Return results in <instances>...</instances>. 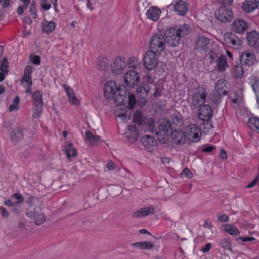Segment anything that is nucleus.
<instances>
[{"label":"nucleus","instance_id":"nucleus-41","mask_svg":"<svg viewBox=\"0 0 259 259\" xmlns=\"http://www.w3.org/2000/svg\"><path fill=\"white\" fill-rule=\"evenodd\" d=\"M33 117L35 118H39L42 113L43 105H34Z\"/></svg>","mask_w":259,"mask_h":259},{"label":"nucleus","instance_id":"nucleus-56","mask_svg":"<svg viewBox=\"0 0 259 259\" xmlns=\"http://www.w3.org/2000/svg\"><path fill=\"white\" fill-rule=\"evenodd\" d=\"M215 149V146L213 145H207L205 146L202 149V151L209 153L212 151L213 150Z\"/></svg>","mask_w":259,"mask_h":259},{"label":"nucleus","instance_id":"nucleus-58","mask_svg":"<svg viewBox=\"0 0 259 259\" xmlns=\"http://www.w3.org/2000/svg\"><path fill=\"white\" fill-rule=\"evenodd\" d=\"M218 220L222 222H227L229 220V217L226 214H223L218 217Z\"/></svg>","mask_w":259,"mask_h":259},{"label":"nucleus","instance_id":"nucleus-22","mask_svg":"<svg viewBox=\"0 0 259 259\" xmlns=\"http://www.w3.org/2000/svg\"><path fill=\"white\" fill-rule=\"evenodd\" d=\"M258 0H247L242 4V9L246 13L252 12L258 6Z\"/></svg>","mask_w":259,"mask_h":259},{"label":"nucleus","instance_id":"nucleus-38","mask_svg":"<svg viewBox=\"0 0 259 259\" xmlns=\"http://www.w3.org/2000/svg\"><path fill=\"white\" fill-rule=\"evenodd\" d=\"M248 124L251 129L259 133V118L252 117L249 118Z\"/></svg>","mask_w":259,"mask_h":259},{"label":"nucleus","instance_id":"nucleus-34","mask_svg":"<svg viewBox=\"0 0 259 259\" xmlns=\"http://www.w3.org/2000/svg\"><path fill=\"white\" fill-rule=\"evenodd\" d=\"M132 246L140 249H149L153 248V244L150 241H141L134 243Z\"/></svg>","mask_w":259,"mask_h":259},{"label":"nucleus","instance_id":"nucleus-21","mask_svg":"<svg viewBox=\"0 0 259 259\" xmlns=\"http://www.w3.org/2000/svg\"><path fill=\"white\" fill-rule=\"evenodd\" d=\"M233 30L238 33H243L247 29L246 23L242 19H238L233 22L232 24Z\"/></svg>","mask_w":259,"mask_h":259},{"label":"nucleus","instance_id":"nucleus-15","mask_svg":"<svg viewBox=\"0 0 259 259\" xmlns=\"http://www.w3.org/2000/svg\"><path fill=\"white\" fill-rule=\"evenodd\" d=\"M210 41L205 37H198L195 43V49L201 52H207L210 48Z\"/></svg>","mask_w":259,"mask_h":259},{"label":"nucleus","instance_id":"nucleus-25","mask_svg":"<svg viewBox=\"0 0 259 259\" xmlns=\"http://www.w3.org/2000/svg\"><path fill=\"white\" fill-rule=\"evenodd\" d=\"M155 212V209L153 207H147L141 208L134 212L132 216L134 218L140 217H145L149 214H153Z\"/></svg>","mask_w":259,"mask_h":259},{"label":"nucleus","instance_id":"nucleus-64","mask_svg":"<svg viewBox=\"0 0 259 259\" xmlns=\"http://www.w3.org/2000/svg\"><path fill=\"white\" fill-rule=\"evenodd\" d=\"M19 106L17 105H15V104H12L9 107V111L10 112H12V111H17L19 109Z\"/></svg>","mask_w":259,"mask_h":259},{"label":"nucleus","instance_id":"nucleus-2","mask_svg":"<svg viewBox=\"0 0 259 259\" xmlns=\"http://www.w3.org/2000/svg\"><path fill=\"white\" fill-rule=\"evenodd\" d=\"M121 86H116L115 81L110 80L108 81L104 86V92L105 98L107 99H112L115 102L123 104L125 96L122 94L123 91Z\"/></svg>","mask_w":259,"mask_h":259},{"label":"nucleus","instance_id":"nucleus-47","mask_svg":"<svg viewBox=\"0 0 259 259\" xmlns=\"http://www.w3.org/2000/svg\"><path fill=\"white\" fill-rule=\"evenodd\" d=\"M107 168L108 171L116 170V171L117 172L120 170V168L110 160L107 163Z\"/></svg>","mask_w":259,"mask_h":259},{"label":"nucleus","instance_id":"nucleus-1","mask_svg":"<svg viewBox=\"0 0 259 259\" xmlns=\"http://www.w3.org/2000/svg\"><path fill=\"white\" fill-rule=\"evenodd\" d=\"M190 32V29L187 25L180 26L179 28H168L166 30L164 35L167 45L171 47L178 46L182 36H185Z\"/></svg>","mask_w":259,"mask_h":259},{"label":"nucleus","instance_id":"nucleus-52","mask_svg":"<svg viewBox=\"0 0 259 259\" xmlns=\"http://www.w3.org/2000/svg\"><path fill=\"white\" fill-rule=\"evenodd\" d=\"M21 82L22 83L26 82L27 83V84H32V82L31 80V76L23 74L22 78L21 79Z\"/></svg>","mask_w":259,"mask_h":259},{"label":"nucleus","instance_id":"nucleus-19","mask_svg":"<svg viewBox=\"0 0 259 259\" xmlns=\"http://www.w3.org/2000/svg\"><path fill=\"white\" fill-rule=\"evenodd\" d=\"M171 138L174 142L179 145H183L186 142L185 133L179 130H175L171 133Z\"/></svg>","mask_w":259,"mask_h":259},{"label":"nucleus","instance_id":"nucleus-44","mask_svg":"<svg viewBox=\"0 0 259 259\" xmlns=\"http://www.w3.org/2000/svg\"><path fill=\"white\" fill-rule=\"evenodd\" d=\"M8 63L7 59L4 58L2 63V64L0 66L1 71L4 73H8Z\"/></svg>","mask_w":259,"mask_h":259},{"label":"nucleus","instance_id":"nucleus-45","mask_svg":"<svg viewBox=\"0 0 259 259\" xmlns=\"http://www.w3.org/2000/svg\"><path fill=\"white\" fill-rule=\"evenodd\" d=\"M106 59L100 57L98 59L97 66L99 69H104L106 67Z\"/></svg>","mask_w":259,"mask_h":259},{"label":"nucleus","instance_id":"nucleus-39","mask_svg":"<svg viewBox=\"0 0 259 259\" xmlns=\"http://www.w3.org/2000/svg\"><path fill=\"white\" fill-rule=\"evenodd\" d=\"M220 245L224 249H227L231 252H232V244L231 241L228 238H223L220 239Z\"/></svg>","mask_w":259,"mask_h":259},{"label":"nucleus","instance_id":"nucleus-12","mask_svg":"<svg viewBox=\"0 0 259 259\" xmlns=\"http://www.w3.org/2000/svg\"><path fill=\"white\" fill-rule=\"evenodd\" d=\"M224 40L226 44L233 48H238L242 44L241 40L231 32H227L224 34Z\"/></svg>","mask_w":259,"mask_h":259},{"label":"nucleus","instance_id":"nucleus-51","mask_svg":"<svg viewBox=\"0 0 259 259\" xmlns=\"http://www.w3.org/2000/svg\"><path fill=\"white\" fill-rule=\"evenodd\" d=\"M208 57L210 60V63H212L214 60L218 57V54L214 51H210L208 53Z\"/></svg>","mask_w":259,"mask_h":259},{"label":"nucleus","instance_id":"nucleus-6","mask_svg":"<svg viewBox=\"0 0 259 259\" xmlns=\"http://www.w3.org/2000/svg\"><path fill=\"white\" fill-rule=\"evenodd\" d=\"M137 101L136 98L134 94H128V106L125 107V108H127V110H122V107H121L120 110L121 111L117 113V116L119 118H120L122 120H126L129 118L131 113V109H133L135 105L136 104ZM121 107V106H120Z\"/></svg>","mask_w":259,"mask_h":259},{"label":"nucleus","instance_id":"nucleus-46","mask_svg":"<svg viewBox=\"0 0 259 259\" xmlns=\"http://www.w3.org/2000/svg\"><path fill=\"white\" fill-rule=\"evenodd\" d=\"M12 198L18 200V201L16 202H15L16 205L21 204L23 203V201H24V197L22 196L21 194L20 193H14L12 195Z\"/></svg>","mask_w":259,"mask_h":259},{"label":"nucleus","instance_id":"nucleus-29","mask_svg":"<svg viewBox=\"0 0 259 259\" xmlns=\"http://www.w3.org/2000/svg\"><path fill=\"white\" fill-rule=\"evenodd\" d=\"M41 27L42 31L48 34L54 31L56 27V24L53 21H48L45 19L41 22Z\"/></svg>","mask_w":259,"mask_h":259},{"label":"nucleus","instance_id":"nucleus-20","mask_svg":"<svg viewBox=\"0 0 259 259\" xmlns=\"http://www.w3.org/2000/svg\"><path fill=\"white\" fill-rule=\"evenodd\" d=\"M159 132L164 136H168V133L171 132V125L169 121L165 118H161L158 121Z\"/></svg>","mask_w":259,"mask_h":259},{"label":"nucleus","instance_id":"nucleus-37","mask_svg":"<svg viewBox=\"0 0 259 259\" xmlns=\"http://www.w3.org/2000/svg\"><path fill=\"white\" fill-rule=\"evenodd\" d=\"M127 65L128 68L137 69L140 67V63L137 57H131L127 61Z\"/></svg>","mask_w":259,"mask_h":259},{"label":"nucleus","instance_id":"nucleus-62","mask_svg":"<svg viewBox=\"0 0 259 259\" xmlns=\"http://www.w3.org/2000/svg\"><path fill=\"white\" fill-rule=\"evenodd\" d=\"M220 156L223 159H226L227 158V157H228L227 154L225 150L222 149L221 150V152L220 153Z\"/></svg>","mask_w":259,"mask_h":259},{"label":"nucleus","instance_id":"nucleus-32","mask_svg":"<svg viewBox=\"0 0 259 259\" xmlns=\"http://www.w3.org/2000/svg\"><path fill=\"white\" fill-rule=\"evenodd\" d=\"M150 88L148 84H144L139 87L137 89V94L142 99H145L149 92Z\"/></svg>","mask_w":259,"mask_h":259},{"label":"nucleus","instance_id":"nucleus-49","mask_svg":"<svg viewBox=\"0 0 259 259\" xmlns=\"http://www.w3.org/2000/svg\"><path fill=\"white\" fill-rule=\"evenodd\" d=\"M40 6L41 8L45 11L49 10L51 7V5L48 3V0H41Z\"/></svg>","mask_w":259,"mask_h":259},{"label":"nucleus","instance_id":"nucleus-50","mask_svg":"<svg viewBox=\"0 0 259 259\" xmlns=\"http://www.w3.org/2000/svg\"><path fill=\"white\" fill-rule=\"evenodd\" d=\"M30 60L34 65H39L40 63V58L38 56H30Z\"/></svg>","mask_w":259,"mask_h":259},{"label":"nucleus","instance_id":"nucleus-53","mask_svg":"<svg viewBox=\"0 0 259 259\" xmlns=\"http://www.w3.org/2000/svg\"><path fill=\"white\" fill-rule=\"evenodd\" d=\"M181 175L182 177L185 176V177L187 178H192V173L191 172V171L187 168H185L183 171L181 172Z\"/></svg>","mask_w":259,"mask_h":259},{"label":"nucleus","instance_id":"nucleus-28","mask_svg":"<svg viewBox=\"0 0 259 259\" xmlns=\"http://www.w3.org/2000/svg\"><path fill=\"white\" fill-rule=\"evenodd\" d=\"M173 7L174 10L178 12V14L182 16L185 15L188 10L187 4L181 0L177 2Z\"/></svg>","mask_w":259,"mask_h":259},{"label":"nucleus","instance_id":"nucleus-60","mask_svg":"<svg viewBox=\"0 0 259 259\" xmlns=\"http://www.w3.org/2000/svg\"><path fill=\"white\" fill-rule=\"evenodd\" d=\"M238 240H241L243 242L245 241H252L255 240V238L254 237H239L238 239Z\"/></svg>","mask_w":259,"mask_h":259},{"label":"nucleus","instance_id":"nucleus-8","mask_svg":"<svg viewBox=\"0 0 259 259\" xmlns=\"http://www.w3.org/2000/svg\"><path fill=\"white\" fill-rule=\"evenodd\" d=\"M215 15L218 20L223 22L230 21L233 18V12L229 8L222 6L215 12Z\"/></svg>","mask_w":259,"mask_h":259},{"label":"nucleus","instance_id":"nucleus-57","mask_svg":"<svg viewBox=\"0 0 259 259\" xmlns=\"http://www.w3.org/2000/svg\"><path fill=\"white\" fill-rule=\"evenodd\" d=\"M211 243H207L204 247L201 249V251L203 252H207L211 249Z\"/></svg>","mask_w":259,"mask_h":259},{"label":"nucleus","instance_id":"nucleus-59","mask_svg":"<svg viewBox=\"0 0 259 259\" xmlns=\"http://www.w3.org/2000/svg\"><path fill=\"white\" fill-rule=\"evenodd\" d=\"M32 72V67L30 66H26L25 68L24 74L31 76Z\"/></svg>","mask_w":259,"mask_h":259},{"label":"nucleus","instance_id":"nucleus-27","mask_svg":"<svg viewBox=\"0 0 259 259\" xmlns=\"http://www.w3.org/2000/svg\"><path fill=\"white\" fill-rule=\"evenodd\" d=\"M63 87L67 95L69 102L72 105H78L79 101L76 97L73 90L70 87L65 84L63 85Z\"/></svg>","mask_w":259,"mask_h":259},{"label":"nucleus","instance_id":"nucleus-13","mask_svg":"<svg viewBox=\"0 0 259 259\" xmlns=\"http://www.w3.org/2000/svg\"><path fill=\"white\" fill-rule=\"evenodd\" d=\"M26 214L28 217L34 221L36 225L42 224L46 220L45 217L39 208L28 211Z\"/></svg>","mask_w":259,"mask_h":259},{"label":"nucleus","instance_id":"nucleus-16","mask_svg":"<svg viewBox=\"0 0 259 259\" xmlns=\"http://www.w3.org/2000/svg\"><path fill=\"white\" fill-rule=\"evenodd\" d=\"M141 142L149 152H152L157 145V141L150 135H146L141 139Z\"/></svg>","mask_w":259,"mask_h":259},{"label":"nucleus","instance_id":"nucleus-48","mask_svg":"<svg viewBox=\"0 0 259 259\" xmlns=\"http://www.w3.org/2000/svg\"><path fill=\"white\" fill-rule=\"evenodd\" d=\"M30 15L32 16V18L35 19L36 18V10L35 8V3L32 2L29 8Z\"/></svg>","mask_w":259,"mask_h":259},{"label":"nucleus","instance_id":"nucleus-36","mask_svg":"<svg viewBox=\"0 0 259 259\" xmlns=\"http://www.w3.org/2000/svg\"><path fill=\"white\" fill-rule=\"evenodd\" d=\"M33 105H43L42 92L41 91H36L32 95Z\"/></svg>","mask_w":259,"mask_h":259},{"label":"nucleus","instance_id":"nucleus-61","mask_svg":"<svg viewBox=\"0 0 259 259\" xmlns=\"http://www.w3.org/2000/svg\"><path fill=\"white\" fill-rule=\"evenodd\" d=\"M203 227L205 228L211 229L212 227L211 222L208 220H205L203 225Z\"/></svg>","mask_w":259,"mask_h":259},{"label":"nucleus","instance_id":"nucleus-7","mask_svg":"<svg viewBox=\"0 0 259 259\" xmlns=\"http://www.w3.org/2000/svg\"><path fill=\"white\" fill-rule=\"evenodd\" d=\"M144 65L147 70H152L157 66L158 57L156 53L148 51L143 58Z\"/></svg>","mask_w":259,"mask_h":259},{"label":"nucleus","instance_id":"nucleus-26","mask_svg":"<svg viewBox=\"0 0 259 259\" xmlns=\"http://www.w3.org/2000/svg\"><path fill=\"white\" fill-rule=\"evenodd\" d=\"M160 14V10L156 7H150L146 12L147 17L154 21H157L159 19Z\"/></svg>","mask_w":259,"mask_h":259},{"label":"nucleus","instance_id":"nucleus-17","mask_svg":"<svg viewBox=\"0 0 259 259\" xmlns=\"http://www.w3.org/2000/svg\"><path fill=\"white\" fill-rule=\"evenodd\" d=\"M255 57L253 53L249 51L243 52L240 56V62L243 65L250 66L252 65L255 61Z\"/></svg>","mask_w":259,"mask_h":259},{"label":"nucleus","instance_id":"nucleus-42","mask_svg":"<svg viewBox=\"0 0 259 259\" xmlns=\"http://www.w3.org/2000/svg\"><path fill=\"white\" fill-rule=\"evenodd\" d=\"M66 155L68 158L76 156L77 155L76 150L73 148L71 144L68 145L67 148H66Z\"/></svg>","mask_w":259,"mask_h":259},{"label":"nucleus","instance_id":"nucleus-55","mask_svg":"<svg viewBox=\"0 0 259 259\" xmlns=\"http://www.w3.org/2000/svg\"><path fill=\"white\" fill-rule=\"evenodd\" d=\"M0 213L4 218H8L9 216V212L5 207H0Z\"/></svg>","mask_w":259,"mask_h":259},{"label":"nucleus","instance_id":"nucleus-5","mask_svg":"<svg viewBox=\"0 0 259 259\" xmlns=\"http://www.w3.org/2000/svg\"><path fill=\"white\" fill-rule=\"evenodd\" d=\"M207 93L205 89L198 87L195 89L192 95V104L195 107L202 105L206 99Z\"/></svg>","mask_w":259,"mask_h":259},{"label":"nucleus","instance_id":"nucleus-23","mask_svg":"<svg viewBox=\"0 0 259 259\" xmlns=\"http://www.w3.org/2000/svg\"><path fill=\"white\" fill-rule=\"evenodd\" d=\"M247 39L250 46L257 47L259 46V33L252 31L247 33Z\"/></svg>","mask_w":259,"mask_h":259},{"label":"nucleus","instance_id":"nucleus-18","mask_svg":"<svg viewBox=\"0 0 259 259\" xmlns=\"http://www.w3.org/2000/svg\"><path fill=\"white\" fill-rule=\"evenodd\" d=\"M10 137L13 142H18L24 138V129L21 126H17L13 128Z\"/></svg>","mask_w":259,"mask_h":259},{"label":"nucleus","instance_id":"nucleus-10","mask_svg":"<svg viewBox=\"0 0 259 259\" xmlns=\"http://www.w3.org/2000/svg\"><path fill=\"white\" fill-rule=\"evenodd\" d=\"M125 60L123 57L118 56L115 58L111 65V69L114 74H120L124 70L125 68Z\"/></svg>","mask_w":259,"mask_h":259},{"label":"nucleus","instance_id":"nucleus-30","mask_svg":"<svg viewBox=\"0 0 259 259\" xmlns=\"http://www.w3.org/2000/svg\"><path fill=\"white\" fill-rule=\"evenodd\" d=\"M85 134L86 139L91 145H96L101 141V138L99 136L95 135L90 131L85 132Z\"/></svg>","mask_w":259,"mask_h":259},{"label":"nucleus","instance_id":"nucleus-9","mask_svg":"<svg viewBox=\"0 0 259 259\" xmlns=\"http://www.w3.org/2000/svg\"><path fill=\"white\" fill-rule=\"evenodd\" d=\"M139 81L140 76L134 70H129L124 74V81L127 87L133 88L139 83Z\"/></svg>","mask_w":259,"mask_h":259},{"label":"nucleus","instance_id":"nucleus-24","mask_svg":"<svg viewBox=\"0 0 259 259\" xmlns=\"http://www.w3.org/2000/svg\"><path fill=\"white\" fill-rule=\"evenodd\" d=\"M127 137L128 141L132 143L135 142L137 140L139 132L135 125H130L127 126Z\"/></svg>","mask_w":259,"mask_h":259},{"label":"nucleus","instance_id":"nucleus-4","mask_svg":"<svg viewBox=\"0 0 259 259\" xmlns=\"http://www.w3.org/2000/svg\"><path fill=\"white\" fill-rule=\"evenodd\" d=\"M185 134L187 139L192 142H197L200 139V130L198 126L194 123H191L185 128Z\"/></svg>","mask_w":259,"mask_h":259},{"label":"nucleus","instance_id":"nucleus-35","mask_svg":"<svg viewBox=\"0 0 259 259\" xmlns=\"http://www.w3.org/2000/svg\"><path fill=\"white\" fill-rule=\"evenodd\" d=\"M223 227L225 231L231 236H237L240 234L238 229L233 225L226 224Z\"/></svg>","mask_w":259,"mask_h":259},{"label":"nucleus","instance_id":"nucleus-43","mask_svg":"<svg viewBox=\"0 0 259 259\" xmlns=\"http://www.w3.org/2000/svg\"><path fill=\"white\" fill-rule=\"evenodd\" d=\"M172 122L173 124L179 127H180L183 124V120L181 117L179 116H173L172 117Z\"/></svg>","mask_w":259,"mask_h":259},{"label":"nucleus","instance_id":"nucleus-3","mask_svg":"<svg viewBox=\"0 0 259 259\" xmlns=\"http://www.w3.org/2000/svg\"><path fill=\"white\" fill-rule=\"evenodd\" d=\"M165 38L161 34L153 35L150 40V51L160 54L165 49L166 46Z\"/></svg>","mask_w":259,"mask_h":259},{"label":"nucleus","instance_id":"nucleus-33","mask_svg":"<svg viewBox=\"0 0 259 259\" xmlns=\"http://www.w3.org/2000/svg\"><path fill=\"white\" fill-rule=\"evenodd\" d=\"M249 83L254 93H259V78L256 74L252 75L249 78Z\"/></svg>","mask_w":259,"mask_h":259},{"label":"nucleus","instance_id":"nucleus-40","mask_svg":"<svg viewBox=\"0 0 259 259\" xmlns=\"http://www.w3.org/2000/svg\"><path fill=\"white\" fill-rule=\"evenodd\" d=\"M133 120L135 123L141 125L144 121V118L141 111H137L134 114Z\"/></svg>","mask_w":259,"mask_h":259},{"label":"nucleus","instance_id":"nucleus-14","mask_svg":"<svg viewBox=\"0 0 259 259\" xmlns=\"http://www.w3.org/2000/svg\"><path fill=\"white\" fill-rule=\"evenodd\" d=\"M229 87V83L225 79H220L217 81L215 85V90L220 97L227 95V90Z\"/></svg>","mask_w":259,"mask_h":259},{"label":"nucleus","instance_id":"nucleus-63","mask_svg":"<svg viewBox=\"0 0 259 259\" xmlns=\"http://www.w3.org/2000/svg\"><path fill=\"white\" fill-rule=\"evenodd\" d=\"M234 0H219V2L223 5H231Z\"/></svg>","mask_w":259,"mask_h":259},{"label":"nucleus","instance_id":"nucleus-11","mask_svg":"<svg viewBox=\"0 0 259 259\" xmlns=\"http://www.w3.org/2000/svg\"><path fill=\"white\" fill-rule=\"evenodd\" d=\"M212 110L209 105H204L200 107L198 112V118L203 121H208L212 117Z\"/></svg>","mask_w":259,"mask_h":259},{"label":"nucleus","instance_id":"nucleus-54","mask_svg":"<svg viewBox=\"0 0 259 259\" xmlns=\"http://www.w3.org/2000/svg\"><path fill=\"white\" fill-rule=\"evenodd\" d=\"M259 181V176L257 175L253 180L246 186V188H250L254 186Z\"/></svg>","mask_w":259,"mask_h":259},{"label":"nucleus","instance_id":"nucleus-31","mask_svg":"<svg viewBox=\"0 0 259 259\" xmlns=\"http://www.w3.org/2000/svg\"><path fill=\"white\" fill-rule=\"evenodd\" d=\"M228 67H229V65L227 62V57L225 56L222 55L218 60V70L219 72H224Z\"/></svg>","mask_w":259,"mask_h":259}]
</instances>
